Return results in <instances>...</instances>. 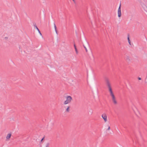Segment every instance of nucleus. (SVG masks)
<instances>
[{
  "label": "nucleus",
  "instance_id": "obj_1",
  "mask_svg": "<svg viewBox=\"0 0 147 147\" xmlns=\"http://www.w3.org/2000/svg\"><path fill=\"white\" fill-rule=\"evenodd\" d=\"M104 82L107 88L112 87L111 81L109 78L105 77L104 78Z\"/></svg>",
  "mask_w": 147,
  "mask_h": 147
},
{
  "label": "nucleus",
  "instance_id": "obj_2",
  "mask_svg": "<svg viewBox=\"0 0 147 147\" xmlns=\"http://www.w3.org/2000/svg\"><path fill=\"white\" fill-rule=\"evenodd\" d=\"M65 98L66 100L63 102L64 105H67L70 103L72 100V97L70 96H67Z\"/></svg>",
  "mask_w": 147,
  "mask_h": 147
},
{
  "label": "nucleus",
  "instance_id": "obj_3",
  "mask_svg": "<svg viewBox=\"0 0 147 147\" xmlns=\"http://www.w3.org/2000/svg\"><path fill=\"white\" fill-rule=\"evenodd\" d=\"M121 4L120 3L118 10V16L119 18L121 17Z\"/></svg>",
  "mask_w": 147,
  "mask_h": 147
},
{
  "label": "nucleus",
  "instance_id": "obj_4",
  "mask_svg": "<svg viewBox=\"0 0 147 147\" xmlns=\"http://www.w3.org/2000/svg\"><path fill=\"white\" fill-rule=\"evenodd\" d=\"M102 117L104 119L105 121L106 122L107 121V116L105 113H104L102 115Z\"/></svg>",
  "mask_w": 147,
  "mask_h": 147
},
{
  "label": "nucleus",
  "instance_id": "obj_5",
  "mask_svg": "<svg viewBox=\"0 0 147 147\" xmlns=\"http://www.w3.org/2000/svg\"><path fill=\"white\" fill-rule=\"evenodd\" d=\"M142 6L144 10L147 12V4H145L143 3L142 4Z\"/></svg>",
  "mask_w": 147,
  "mask_h": 147
},
{
  "label": "nucleus",
  "instance_id": "obj_6",
  "mask_svg": "<svg viewBox=\"0 0 147 147\" xmlns=\"http://www.w3.org/2000/svg\"><path fill=\"white\" fill-rule=\"evenodd\" d=\"M112 101L113 102L115 105H116L117 104V102L115 98H112Z\"/></svg>",
  "mask_w": 147,
  "mask_h": 147
},
{
  "label": "nucleus",
  "instance_id": "obj_7",
  "mask_svg": "<svg viewBox=\"0 0 147 147\" xmlns=\"http://www.w3.org/2000/svg\"><path fill=\"white\" fill-rule=\"evenodd\" d=\"M11 135V133L8 134L6 137V139L7 140H9Z\"/></svg>",
  "mask_w": 147,
  "mask_h": 147
},
{
  "label": "nucleus",
  "instance_id": "obj_8",
  "mask_svg": "<svg viewBox=\"0 0 147 147\" xmlns=\"http://www.w3.org/2000/svg\"><path fill=\"white\" fill-rule=\"evenodd\" d=\"M126 60L127 62H129L131 61V58L128 56H127L126 57Z\"/></svg>",
  "mask_w": 147,
  "mask_h": 147
},
{
  "label": "nucleus",
  "instance_id": "obj_9",
  "mask_svg": "<svg viewBox=\"0 0 147 147\" xmlns=\"http://www.w3.org/2000/svg\"><path fill=\"white\" fill-rule=\"evenodd\" d=\"M70 106H68L67 107L66 110V112H69L70 111L69 109H70Z\"/></svg>",
  "mask_w": 147,
  "mask_h": 147
},
{
  "label": "nucleus",
  "instance_id": "obj_10",
  "mask_svg": "<svg viewBox=\"0 0 147 147\" xmlns=\"http://www.w3.org/2000/svg\"><path fill=\"white\" fill-rule=\"evenodd\" d=\"M54 28H55V32L56 33V34H58V33H57V27H56V26L55 24V23H54Z\"/></svg>",
  "mask_w": 147,
  "mask_h": 147
},
{
  "label": "nucleus",
  "instance_id": "obj_11",
  "mask_svg": "<svg viewBox=\"0 0 147 147\" xmlns=\"http://www.w3.org/2000/svg\"><path fill=\"white\" fill-rule=\"evenodd\" d=\"M108 90L109 92H111L113 91L112 87H110L109 88H108Z\"/></svg>",
  "mask_w": 147,
  "mask_h": 147
},
{
  "label": "nucleus",
  "instance_id": "obj_12",
  "mask_svg": "<svg viewBox=\"0 0 147 147\" xmlns=\"http://www.w3.org/2000/svg\"><path fill=\"white\" fill-rule=\"evenodd\" d=\"M110 95L111 97V99L115 98L114 94H110Z\"/></svg>",
  "mask_w": 147,
  "mask_h": 147
},
{
  "label": "nucleus",
  "instance_id": "obj_13",
  "mask_svg": "<svg viewBox=\"0 0 147 147\" xmlns=\"http://www.w3.org/2000/svg\"><path fill=\"white\" fill-rule=\"evenodd\" d=\"M34 28H36L37 30H39L38 29V28L37 27L36 24H34Z\"/></svg>",
  "mask_w": 147,
  "mask_h": 147
},
{
  "label": "nucleus",
  "instance_id": "obj_14",
  "mask_svg": "<svg viewBox=\"0 0 147 147\" xmlns=\"http://www.w3.org/2000/svg\"><path fill=\"white\" fill-rule=\"evenodd\" d=\"M49 143H47L46 144V147H49Z\"/></svg>",
  "mask_w": 147,
  "mask_h": 147
},
{
  "label": "nucleus",
  "instance_id": "obj_15",
  "mask_svg": "<svg viewBox=\"0 0 147 147\" xmlns=\"http://www.w3.org/2000/svg\"><path fill=\"white\" fill-rule=\"evenodd\" d=\"M83 46L84 47V48L85 49L86 52H88V50H87L86 47L84 45H83Z\"/></svg>",
  "mask_w": 147,
  "mask_h": 147
},
{
  "label": "nucleus",
  "instance_id": "obj_16",
  "mask_svg": "<svg viewBox=\"0 0 147 147\" xmlns=\"http://www.w3.org/2000/svg\"><path fill=\"white\" fill-rule=\"evenodd\" d=\"M127 40L128 41L130 40L129 39V34H128L127 35Z\"/></svg>",
  "mask_w": 147,
  "mask_h": 147
},
{
  "label": "nucleus",
  "instance_id": "obj_17",
  "mask_svg": "<svg viewBox=\"0 0 147 147\" xmlns=\"http://www.w3.org/2000/svg\"><path fill=\"white\" fill-rule=\"evenodd\" d=\"M75 51H76V54H78V51L77 50V49H75Z\"/></svg>",
  "mask_w": 147,
  "mask_h": 147
},
{
  "label": "nucleus",
  "instance_id": "obj_18",
  "mask_svg": "<svg viewBox=\"0 0 147 147\" xmlns=\"http://www.w3.org/2000/svg\"><path fill=\"white\" fill-rule=\"evenodd\" d=\"M89 112L90 113V114L91 115L93 113V112H92V110H91L90 111H89Z\"/></svg>",
  "mask_w": 147,
  "mask_h": 147
},
{
  "label": "nucleus",
  "instance_id": "obj_19",
  "mask_svg": "<svg viewBox=\"0 0 147 147\" xmlns=\"http://www.w3.org/2000/svg\"><path fill=\"white\" fill-rule=\"evenodd\" d=\"M39 33L41 35H42V34L40 32V30H38Z\"/></svg>",
  "mask_w": 147,
  "mask_h": 147
},
{
  "label": "nucleus",
  "instance_id": "obj_20",
  "mask_svg": "<svg viewBox=\"0 0 147 147\" xmlns=\"http://www.w3.org/2000/svg\"><path fill=\"white\" fill-rule=\"evenodd\" d=\"M108 129H107V130H109L110 129V127L109 126V125H108Z\"/></svg>",
  "mask_w": 147,
  "mask_h": 147
},
{
  "label": "nucleus",
  "instance_id": "obj_21",
  "mask_svg": "<svg viewBox=\"0 0 147 147\" xmlns=\"http://www.w3.org/2000/svg\"><path fill=\"white\" fill-rule=\"evenodd\" d=\"M109 93H110V95L112 94H114L113 91H112L111 92H109Z\"/></svg>",
  "mask_w": 147,
  "mask_h": 147
},
{
  "label": "nucleus",
  "instance_id": "obj_22",
  "mask_svg": "<svg viewBox=\"0 0 147 147\" xmlns=\"http://www.w3.org/2000/svg\"><path fill=\"white\" fill-rule=\"evenodd\" d=\"M128 42L129 44V45H131V41H130V40H129L128 41Z\"/></svg>",
  "mask_w": 147,
  "mask_h": 147
},
{
  "label": "nucleus",
  "instance_id": "obj_23",
  "mask_svg": "<svg viewBox=\"0 0 147 147\" xmlns=\"http://www.w3.org/2000/svg\"><path fill=\"white\" fill-rule=\"evenodd\" d=\"M74 48H75V49H77L76 46V45L75 44H74Z\"/></svg>",
  "mask_w": 147,
  "mask_h": 147
},
{
  "label": "nucleus",
  "instance_id": "obj_24",
  "mask_svg": "<svg viewBox=\"0 0 147 147\" xmlns=\"http://www.w3.org/2000/svg\"><path fill=\"white\" fill-rule=\"evenodd\" d=\"M138 79L139 80H141V78H140L139 77L138 78Z\"/></svg>",
  "mask_w": 147,
  "mask_h": 147
},
{
  "label": "nucleus",
  "instance_id": "obj_25",
  "mask_svg": "<svg viewBox=\"0 0 147 147\" xmlns=\"http://www.w3.org/2000/svg\"><path fill=\"white\" fill-rule=\"evenodd\" d=\"M87 46H88V47L89 46V45H88V42H87Z\"/></svg>",
  "mask_w": 147,
  "mask_h": 147
},
{
  "label": "nucleus",
  "instance_id": "obj_26",
  "mask_svg": "<svg viewBox=\"0 0 147 147\" xmlns=\"http://www.w3.org/2000/svg\"><path fill=\"white\" fill-rule=\"evenodd\" d=\"M43 139V138H42L41 140V142H42Z\"/></svg>",
  "mask_w": 147,
  "mask_h": 147
},
{
  "label": "nucleus",
  "instance_id": "obj_27",
  "mask_svg": "<svg viewBox=\"0 0 147 147\" xmlns=\"http://www.w3.org/2000/svg\"><path fill=\"white\" fill-rule=\"evenodd\" d=\"M73 1H74V2H75V0H73Z\"/></svg>",
  "mask_w": 147,
  "mask_h": 147
},
{
  "label": "nucleus",
  "instance_id": "obj_28",
  "mask_svg": "<svg viewBox=\"0 0 147 147\" xmlns=\"http://www.w3.org/2000/svg\"><path fill=\"white\" fill-rule=\"evenodd\" d=\"M5 38H6V39H7V37H5Z\"/></svg>",
  "mask_w": 147,
  "mask_h": 147
}]
</instances>
